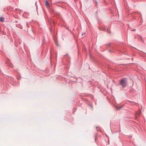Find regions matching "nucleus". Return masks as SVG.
Segmentation results:
<instances>
[{"label": "nucleus", "mask_w": 146, "mask_h": 146, "mask_svg": "<svg viewBox=\"0 0 146 146\" xmlns=\"http://www.w3.org/2000/svg\"><path fill=\"white\" fill-rule=\"evenodd\" d=\"M127 80L126 78H124L121 80L120 84L123 88L125 87L126 86Z\"/></svg>", "instance_id": "f257e3e1"}, {"label": "nucleus", "mask_w": 146, "mask_h": 146, "mask_svg": "<svg viewBox=\"0 0 146 146\" xmlns=\"http://www.w3.org/2000/svg\"><path fill=\"white\" fill-rule=\"evenodd\" d=\"M105 31L107 32L108 33H110V30L109 29V28L106 27L105 29Z\"/></svg>", "instance_id": "f03ea898"}, {"label": "nucleus", "mask_w": 146, "mask_h": 146, "mask_svg": "<svg viewBox=\"0 0 146 146\" xmlns=\"http://www.w3.org/2000/svg\"><path fill=\"white\" fill-rule=\"evenodd\" d=\"M49 3L48 0H46L45 1V5L46 7H48L49 6Z\"/></svg>", "instance_id": "7ed1b4c3"}, {"label": "nucleus", "mask_w": 146, "mask_h": 146, "mask_svg": "<svg viewBox=\"0 0 146 146\" xmlns=\"http://www.w3.org/2000/svg\"><path fill=\"white\" fill-rule=\"evenodd\" d=\"M0 21L2 22H3L4 21V18L3 17H0Z\"/></svg>", "instance_id": "20e7f679"}, {"label": "nucleus", "mask_w": 146, "mask_h": 146, "mask_svg": "<svg viewBox=\"0 0 146 146\" xmlns=\"http://www.w3.org/2000/svg\"><path fill=\"white\" fill-rule=\"evenodd\" d=\"M141 111H140L139 113V112L137 113V115H136L137 116L138 115H139L140 114H141Z\"/></svg>", "instance_id": "39448f33"}, {"label": "nucleus", "mask_w": 146, "mask_h": 146, "mask_svg": "<svg viewBox=\"0 0 146 146\" xmlns=\"http://www.w3.org/2000/svg\"><path fill=\"white\" fill-rule=\"evenodd\" d=\"M131 31H136V29H131Z\"/></svg>", "instance_id": "423d86ee"}, {"label": "nucleus", "mask_w": 146, "mask_h": 146, "mask_svg": "<svg viewBox=\"0 0 146 146\" xmlns=\"http://www.w3.org/2000/svg\"><path fill=\"white\" fill-rule=\"evenodd\" d=\"M85 34V33L84 32V33H82V35H84V34Z\"/></svg>", "instance_id": "0eeeda50"}, {"label": "nucleus", "mask_w": 146, "mask_h": 146, "mask_svg": "<svg viewBox=\"0 0 146 146\" xmlns=\"http://www.w3.org/2000/svg\"><path fill=\"white\" fill-rule=\"evenodd\" d=\"M139 38L140 39V38H141V36H140Z\"/></svg>", "instance_id": "6e6552de"}, {"label": "nucleus", "mask_w": 146, "mask_h": 146, "mask_svg": "<svg viewBox=\"0 0 146 146\" xmlns=\"http://www.w3.org/2000/svg\"><path fill=\"white\" fill-rule=\"evenodd\" d=\"M68 27H66V28L67 29H68Z\"/></svg>", "instance_id": "1a4fd4ad"}, {"label": "nucleus", "mask_w": 146, "mask_h": 146, "mask_svg": "<svg viewBox=\"0 0 146 146\" xmlns=\"http://www.w3.org/2000/svg\"><path fill=\"white\" fill-rule=\"evenodd\" d=\"M96 138H95V141H96Z\"/></svg>", "instance_id": "9d476101"}]
</instances>
